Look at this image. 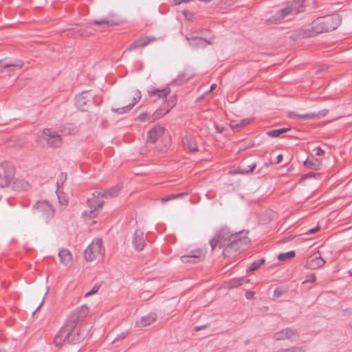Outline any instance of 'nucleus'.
<instances>
[{"instance_id": "33", "label": "nucleus", "mask_w": 352, "mask_h": 352, "mask_svg": "<svg viewBox=\"0 0 352 352\" xmlns=\"http://www.w3.org/2000/svg\"><path fill=\"white\" fill-rule=\"evenodd\" d=\"M100 287L98 285H94L89 291L86 292L84 295L85 298H87L91 295L96 294L98 292Z\"/></svg>"}, {"instance_id": "38", "label": "nucleus", "mask_w": 352, "mask_h": 352, "mask_svg": "<svg viewBox=\"0 0 352 352\" xmlns=\"http://www.w3.org/2000/svg\"><path fill=\"white\" fill-rule=\"evenodd\" d=\"M319 229H320V226L318 225H317L315 228L307 230L305 232V234H314V233L316 232L317 231H318Z\"/></svg>"}, {"instance_id": "32", "label": "nucleus", "mask_w": 352, "mask_h": 352, "mask_svg": "<svg viewBox=\"0 0 352 352\" xmlns=\"http://www.w3.org/2000/svg\"><path fill=\"white\" fill-rule=\"evenodd\" d=\"M274 338L276 340H286L285 329H281L274 334Z\"/></svg>"}, {"instance_id": "41", "label": "nucleus", "mask_w": 352, "mask_h": 352, "mask_svg": "<svg viewBox=\"0 0 352 352\" xmlns=\"http://www.w3.org/2000/svg\"><path fill=\"white\" fill-rule=\"evenodd\" d=\"M175 99H173V100H172L171 105H170V107H167V108L165 109V111H164V115H165V114L168 113L170 111V110L172 109V107L175 105Z\"/></svg>"}, {"instance_id": "9", "label": "nucleus", "mask_w": 352, "mask_h": 352, "mask_svg": "<svg viewBox=\"0 0 352 352\" xmlns=\"http://www.w3.org/2000/svg\"><path fill=\"white\" fill-rule=\"evenodd\" d=\"M325 261L321 257L319 252L311 255L306 263V267L311 270H316L324 265Z\"/></svg>"}, {"instance_id": "6", "label": "nucleus", "mask_w": 352, "mask_h": 352, "mask_svg": "<svg viewBox=\"0 0 352 352\" xmlns=\"http://www.w3.org/2000/svg\"><path fill=\"white\" fill-rule=\"evenodd\" d=\"M102 242L100 239H94L85 250V258L87 261H93L104 254Z\"/></svg>"}, {"instance_id": "35", "label": "nucleus", "mask_w": 352, "mask_h": 352, "mask_svg": "<svg viewBox=\"0 0 352 352\" xmlns=\"http://www.w3.org/2000/svg\"><path fill=\"white\" fill-rule=\"evenodd\" d=\"M249 122H250V120H248V119L242 120L240 121L239 123H237V124L231 123L230 126L232 128L238 127V126L243 127V126L247 125Z\"/></svg>"}, {"instance_id": "53", "label": "nucleus", "mask_w": 352, "mask_h": 352, "mask_svg": "<svg viewBox=\"0 0 352 352\" xmlns=\"http://www.w3.org/2000/svg\"><path fill=\"white\" fill-rule=\"evenodd\" d=\"M350 327L352 329V321H351V323L350 324Z\"/></svg>"}, {"instance_id": "44", "label": "nucleus", "mask_w": 352, "mask_h": 352, "mask_svg": "<svg viewBox=\"0 0 352 352\" xmlns=\"http://www.w3.org/2000/svg\"><path fill=\"white\" fill-rule=\"evenodd\" d=\"M254 293L253 292H248L245 294V297L247 299H251L254 297Z\"/></svg>"}, {"instance_id": "37", "label": "nucleus", "mask_w": 352, "mask_h": 352, "mask_svg": "<svg viewBox=\"0 0 352 352\" xmlns=\"http://www.w3.org/2000/svg\"><path fill=\"white\" fill-rule=\"evenodd\" d=\"M256 168V164L255 163H253L251 166H250V169H243L240 171L241 173H243V174H245V173H251L252 172L254 168Z\"/></svg>"}, {"instance_id": "19", "label": "nucleus", "mask_w": 352, "mask_h": 352, "mask_svg": "<svg viewBox=\"0 0 352 352\" xmlns=\"http://www.w3.org/2000/svg\"><path fill=\"white\" fill-rule=\"evenodd\" d=\"M156 319V314L150 313L146 316H142L139 320H138L137 324L138 327H144L155 322Z\"/></svg>"}, {"instance_id": "48", "label": "nucleus", "mask_w": 352, "mask_h": 352, "mask_svg": "<svg viewBox=\"0 0 352 352\" xmlns=\"http://www.w3.org/2000/svg\"><path fill=\"white\" fill-rule=\"evenodd\" d=\"M217 87V85L215 84H212L211 86H210V91H212L214 89H215V87Z\"/></svg>"}, {"instance_id": "31", "label": "nucleus", "mask_w": 352, "mask_h": 352, "mask_svg": "<svg viewBox=\"0 0 352 352\" xmlns=\"http://www.w3.org/2000/svg\"><path fill=\"white\" fill-rule=\"evenodd\" d=\"M295 256V252L293 250L289 251L285 253H280L278 256L280 261H286L292 258Z\"/></svg>"}, {"instance_id": "46", "label": "nucleus", "mask_w": 352, "mask_h": 352, "mask_svg": "<svg viewBox=\"0 0 352 352\" xmlns=\"http://www.w3.org/2000/svg\"><path fill=\"white\" fill-rule=\"evenodd\" d=\"M283 155L280 154L277 156V161L276 163L279 164L283 160Z\"/></svg>"}, {"instance_id": "16", "label": "nucleus", "mask_w": 352, "mask_h": 352, "mask_svg": "<svg viewBox=\"0 0 352 352\" xmlns=\"http://www.w3.org/2000/svg\"><path fill=\"white\" fill-rule=\"evenodd\" d=\"M131 96L133 97V102L131 103L128 104L127 105L118 108L116 109H113V111L118 113H124L131 109V108L139 101L141 98V94L140 91L134 90L131 93Z\"/></svg>"}, {"instance_id": "2", "label": "nucleus", "mask_w": 352, "mask_h": 352, "mask_svg": "<svg viewBox=\"0 0 352 352\" xmlns=\"http://www.w3.org/2000/svg\"><path fill=\"white\" fill-rule=\"evenodd\" d=\"M340 23L337 15H327L314 19L310 28L306 29L304 35L306 37L315 36L318 34L335 30Z\"/></svg>"}, {"instance_id": "3", "label": "nucleus", "mask_w": 352, "mask_h": 352, "mask_svg": "<svg viewBox=\"0 0 352 352\" xmlns=\"http://www.w3.org/2000/svg\"><path fill=\"white\" fill-rule=\"evenodd\" d=\"M89 311V307L87 305H82L74 310L69 316L70 319L65 322L60 330L58 336L64 339L68 338L78 321L85 318Z\"/></svg>"}, {"instance_id": "18", "label": "nucleus", "mask_w": 352, "mask_h": 352, "mask_svg": "<svg viewBox=\"0 0 352 352\" xmlns=\"http://www.w3.org/2000/svg\"><path fill=\"white\" fill-rule=\"evenodd\" d=\"M183 144L189 151H196L198 148L197 140L192 135H186L183 140Z\"/></svg>"}, {"instance_id": "28", "label": "nucleus", "mask_w": 352, "mask_h": 352, "mask_svg": "<svg viewBox=\"0 0 352 352\" xmlns=\"http://www.w3.org/2000/svg\"><path fill=\"white\" fill-rule=\"evenodd\" d=\"M94 23L96 24H104L107 26H112L119 23V21L116 19H103L102 21H95Z\"/></svg>"}, {"instance_id": "47", "label": "nucleus", "mask_w": 352, "mask_h": 352, "mask_svg": "<svg viewBox=\"0 0 352 352\" xmlns=\"http://www.w3.org/2000/svg\"><path fill=\"white\" fill-rule=\"evenodd\" d=\"M175 5L180 4L181 3H187L188 1H183V0H175Z\"/></svg>"}, {"instance_id": "17", "label": "nucleus", "mask_w": 352, "mask_h": 352, "mask_svg": "<svg viewBox=\"0 0 352 352\" xmlns=\"http://www.w3.org/2000/svg\"><path fill=\"white\" fill-rule=\"evenodd\" d=\"M133 244L137 250H142L145 245L144 233L140 230H136L133 236Z\"/></svg>"}, {"instance_id": "8", "label": "nucleus", "mask_w": 352, "mask_h": 352, "mask_svg": "<svg viewBox=\"0 0 352 352\" xmlns=\"http://www.w3.org/2000/svg\"><path fill=\"white\" fill-rule=\"evenodd\" d=\"M206 252L203 249H195L192 250L188 254L182 256L181 261L183 263H197L204 259Z\"/></svg>"}, {"instance_id": "54", "label": "nucleus", "mask_w": 352, "mask_h": 352, "mask_svg": "<svg viewBox=\"0 0 352 352\" xmlns=\"http://www.w3.org/2000/svg\"><path fill=\"white\" fill-rule=\"evenodd\" d=\"M0 352H1V351H0Z\"/></svg>"}, {"instance_id": "4", "label": "nucleus", "mask_w": 352, "mask_h": 352, "mask_svg": "<svg viewBox=\"0 0 352 352\" xmlns=\"http://www.w3.org/2000/svg\"><path fill=\"white\" fill-rule=\"evenodd\" d=\"M104 201L100 195H95L89 198L87 201V208L82 212L85 220L94 219L98 216L103 206Z\"/></svg>"}, {"instance_id": "43", "label": "nucleus", "mask_w": 352, "mask_h": 352, "mask_svg": "<svg viewBox=\"0 0 352 352\" xmlns=\"http://www.w3.org/2000/svg\"><path fill=\"white\" fill-rule=\"evenodd\" d=\"M299 118H304V119H310L314 118V115L310 114H304V115H300L298 116Z\"/></svg>"}, {"instance_id": "15", "label": "nucleus", "mask_w": 352, "mask_h": 352, "mask_svg": "<svg viewBox=\"0 0 352 352\" xmlns=\"http://www.w3.org/2000/svg\"><path fill=\"white\" fill-rule=\"evenodd\" d=\"M165 133V129L161 126H155L148 132V141L154 143L157 142Z\"/></svg>"}, {"instance_id": "26", "label": "nucleus", "mask_w": 352, "mask_h": 352, "mask_svg": "<svg viewBox=\"0 0 352 352\" xmlns=\"http://www.w3.org/2000/svg\"><path fill=\"white\" fill-rule=\"evenodd\" d=\"M57 196L58 199L59 204L65 207L69 201V196L66 193L59 191L57 192Z\"/></svg>"}, {"instance_id": "25", "label": "nucleus", "mask_w": 352, "mask_h": 352, "mask_svg": "<svg viewBox=\"0 0 352 352\" xmlns=\"http://www.w3.org/2000/svg\"><path fill=\"white\" fill-rule=\"evenodd\" d=\"M306 349L302 346H294L287 349H279L274 352H305Z\"/></svg>"}, {"instance_id": "29", "label": "nucleus", "mask_w": 352, "mask_h": 352, "mask_svg": "<svg viewBox=\"0 0 352 352\" xmlns=\"http://www.w3.org/2000/svg\"><path fill=\"white\" fill-rule=\"evenodd\" d=\"M265 262L264 258H260L257 261H254L251 263L250 266L247 269V272H253L257 270L261 265H262Z\"/></svg>"}, {"instance_id": "24", "label": "nucleus", "mask_w": 352, "mask_h": 352, "mask_svg": "<svg viewBox=\"0 0 352 352\" xmlns=\"http://www.w3.org/2000/svg\"><path fill=\"white\" fill-rule=\"evenodd\" d=\"M285 333L287 340H289L290 341L292 342L298 340L300 336L297 331L293 329L286 328Z\"/></svg>"}, {"instance_id": "40", "label": "nucleus", "mask_w": 352, "mask_h": 352, "mask_svg": "<svg viewBox=\"0 0 352 352\" xmlns=\"http://www.w3.org/2000/svg\"><path fill=\"white\" fill-rule=\"evenodd\" d=\"M118 192H119V189H112L111 190H110L108 194L110 195V196H112V197H114V196H116L118 194Z\"/></svg>"}, {"instance_id": "12", "label": "nucleus", "mask_w": 352, "mask_h": 352, "mask_svg": "<svg viewBox=\"0 0 352 352\" xmlns=\"http://www.w3.org/2000/svg\"><path fill=\"white\" fill-rule=\"evenodd\" d=\"M58 258L60 263L66 267H71L73 265L74 261H73V256L71 253V252L66 248H62L58 252Z\"/></svg>"}, {"instance_id": "45", "label": "nucleus", "mask_w": 352, "mask_h": 352, "mask_svg": "<svg viewBox=\"0 0 352 352\" xmlns=\"http://www.w3.org/2000/svg\"><path fill=\"white\" fill-rule=\"evenodd\" d=\"M148 115L145 113V114H142L139 116L138 119L141 121H145L146 120V118Z\"/></svg>"}, {"instance_id": "20", "label": "nucleus", "mask_w": 352, "mask_h": 352, "mask_svg": "<svg viewBox=\"0 0 352 352\" xmlns=\"http://www.w3.org/2000/svg\"><path fill=\"white\" fill-rule=\"evenodd\" d=\"M186 39L193 47H205L209 43L206 39L201 37L187 36Z\"/></svg>"}, {"instance_id": "10", "label": "nucleus", "mask_w": 352, "mask_h": 352, "mask_svg": "<svg viewBox=\"0 0 352 352\" xmlns=\"http://www.w3.org/2000/svg\"><path fill=\"white\" fill-rule=\"evenodd\" d=\"M36 208L39 214L45 219L51 218L54 215V209L47 201L36 203Z\"/></svg>"}, {"instance_id": "39", "label": "nucleus", "mask_w": 352, "mask_h": 352, "mask_svg": "<svg viewBox=\"0 0 352 352\" xmlns=\"http://www.w3.org/2000/svg\"><path fill=\"white\" fill-rule=\"evenodd\" d=\"M316 155H322L324 151L320 147H316L314 148Z\"/></svg>"}, {"instance_id": "49", "label": "nucleus", "mask_w": 352, "mask_h": 352, "mask_svg": "<svg viewBox=\"0 0 352 352\" xmlns=\"http://www.w3.org/2000/svg\"><path fill=\"white\" fill-rule=\"evenodd\" d=\"M304 164H305V166H311V162H309L308 160H306V161L304 162Z\"/></svg>"}, {"instance_id": "14", "label": "nucleus", "mask_w": 352, "mask_h": 352, "mask_svg": "<svg viewBox=\"0 0 352 352\" xmlns=\"http://www.w3.org/2000/svg\"><path fill=\"white\" fill-rule=\"evenodd\" d=\"M14 167L8 165L3 176L0 174V188L8 186L14 181Z\"/></svg>"}, {"instance_id": "22", "label": "nucleus", "mask_w": 352, "mask_h": 352, "mask_svg": "<svg viewBox=\"0 0 352 352\" xmlns=\"http://www.w3.org/2000/svg\"><path fill=\"white\" fill-rule=\"evenodd\" d=\"M169 93L170 89L168 87L162 89H151L148 91L150 96H157L158 98H165L168 95Z\"/></svg>"}, {"instance_id": "34", "label": "nucleus", "mask_w": 352, "mask_h": 352, "mask_svg": "<svg viewBox=\"0 0 352 352\" xmlns=\"http://www.w3.org/2000/svg\"><path fill=\"white\" fill-rule=\"evenodd\" d=\"M47 292H48V289H47L46 291L41 295L39 305H38L36 310L33 312V314H32L33 315L43 306V305L45 302V298L47 295Z\"/></svg>"}, {"instance_id": "21", "label": "nucleus", "mask_w": 352, "mask_h": 352, "mask_svg": "<svg viewBox=\"0 0 352 352\" xmlns=\"http://www.w3.org/2000/svg\"><path fill=\"white\" fill-rule=\"evenodd\" d=\"M150 43V40L147 38H140L135 41L128 48L127 50L131 51L138 48L143 47Z\"/></svg>"}, {"instance_id": "42", "label": "nucleus", "mask_w": 352, "mask_h": 352, "mask_svg": "<svg viewBox=\"0 0 352 352\" xmlns=\"http://www.w3.org/2000/svg\"><path fill=\"white\" fill-rule=\"evenodd\" d=\"M214 127H215L216 131L219 133H221L223 131V127L217 124H214Z\"/></svg>"}, {"instance_id": "50", "label": "nucleus", "mask_w": 352, "mask_h": 352, "mask_svg": "<svg viewBox=\"0 0 352 352\" xmlns=\"http://www.w3.org/2000/svg\"><path fill=\"white\" fill-rule=\"evenodd\" d=\"M170 199V197H168V198H164L162 199V201L165 202V201H167L168 200H169Z\"/></svg>"}, {"instance_id": "52", "label": "nucleus", "mask_w": 352, "mask_h": 352, "mask_svg": "<svg viewBox=\"0 0 352 352\" xmlns=\"http://www.w3.org/2000/svg\"><path fill=\"white\" fill-rule=\"evenodd\" d=\"M197 330L201 329V327H196Z\"/></svg>"}, {"instance_id": "11", "label": "nucleus", "mask_w": 352, "mask_h": 352, "mask_svg": "<svg viewBox=\"0 0 352 352\" xmlns=\"http://www.w3.org/2000/svg\"><path fill=\"white\" fill-rule=\"evenodd\" d=\"M289 6L281 10L280 16L284 17L290 13H298L300 11V7L302 6V0H291Z\"/></svg>"}, {"instance_id": "36", "label": "nucleus", "mask_w": 352, "mask_h": 352, "mask_svg": "<svg viewBox=\"0 0 352 352\" xmlns=\"http://www.w3.org/2000/svg\"><path fill=\"white\" fill-rule=\"evenodd\" d=\"M316 280V276L314 274H308L307 276H306V278H305V280L302 282V283H314Z\"/></svg>"}, {"instance_id": "30", "label": "nucleus", "mask_w": 352, "mask_h": 352, "mask_svg": "<svg viewBox=\"0 0 352 352\" xmlns=\"http://www.w3.org/2000/svg\"><path fill=\"white\" fill-rule=\"evenodd\" d=\"M289 129L288 128H281L278 129L272 130L267 132V134L270 137H278L280 134L285 133L289 131Z\"/></svg>"}, {"instance_id": "51", "label": "nucleus", "mask_w": 352, "mask_h": 352, "mask_svg": "<svg viewBox=\"0 0 352 352\" xmlns=\"http://www.w3.org/2000/svg\"><path fill=\"white\" fill-rule=\"evenodd\" d=\"M79 27L78 25H76L75 28H73V30H78Z\"/></svg>"}, {"instance_id": "23", "label": "nucleus", "mask_w": 352, "mask_h": 352, "mask_svg": "<svg viewBox=\"0 0 352 352\" xmlns=\"http://www.w3.org/2000/svg\"><path fill=\"white\" fill-rule=\"evenodd\" d=\"M14 188L17 190H27L28 189L30 184L23 179H17L13 182Z\"/></svg>"}, {"instance_id": "5", "label": "nucleus", "mask_w": 352, "mask_h": 352, "mask_svg": "<svg viewBox=\"0 0 352 352\" xmlns=\"http://www.w3.org/2000/svg\"><path fill=\"white\" fill-rule=\"evenodd\" d=\"M36 141L43 145L50 147H58L62 144V138L54 131L45 129L41 131L36 139Z\"/></svg>"}, {"instance_id": "7", "label": "nucleus", "mask_w": 352, "mask_h": 352, "mask_svg": "<svg viewBox=\"0 0 352 352\" xmlns=\"http://www.w3.org/2000/svg\"><path fill=\"white\" fill-rule=\"evenodd\" d=\"M94 98L89 91H83L76 97V105L81 111H87L93 102Z\"/></svg>"}, {"instance_id": "13", "label": "nucleus", "mask_w": 352, "mask_h": 352, "mask_svg": "<svg viewBox=\"0 0 352 352\" xmlns=\"http://www.w3.org/2000/svg\"><path fill=\"white\" fill-rule=\"evenodd\" d=\"M23 65V61L19 59L0 60V73L10 70V68H21Z\"/></svg>"}, {"instance_id": "27", "label": "nucleus", "mask_w": 352, "mask_h": 352, "mask_svg": "<svg viewBox=\"0 0 352 352\" xmlns=\"http://www.w3.org/2000/svg\"><path fill=\"white\" fill-rule=\"evenodd\" d=\"M243 283V280L242 278H235L229 280L228 283H226L227 287L232 288L236 287L239 285H241Z\"/></svg>"}, {"instance_id": "1", "label": "nucleus", "mask_w": 352, "mask_h": 352, "mask_svg": "<svg viewBox=\"0 0 352 352\" xmlns=\"http://www.w3.org/2000/svg\"><path fill=\"white\" fill-rule=\"evenodd\" d=\"M245 241L246 239L242 240L239 237V233L232 232L227 226H223L217 231L210 244L213 250L221 249L222 253L227 255L231 250H236Z\"/></svg>"}]
</instances>
